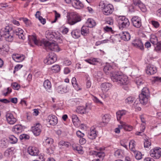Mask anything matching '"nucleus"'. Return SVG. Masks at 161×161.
<instances>
[{
  "mask_svg": "<svg viewBox=\"0 0 161 161\" xmlns=\"http://www.w3.org/2000/svg\"><path fill=\"white\" fill-rule=\"evenodd\" d=\"M30 38L36 45L38 46H42L44 48L47 50L49 49L56 52H59L60 51L59 48L56 43L44 40H38L35 35H32Z\"/></svg>",
  "mask_w": 161,
  "mask_h": 161,
  "instance_id": "obj_1",
  "label": "nucleus"
},
{
  "mask_svg": "<svg viewBox=\"0 0 161 161\" xmlns=\"http://www.w3.org/2000/svg\"><path fill=\"white\" fill-rule=\"evenodd\" d=\"M12 29V28L8 25L0 29V40L2 39V37H3L7 42H12L14 37Z\"/></svg>",
  "mask_w": 161,
  "mask_h": 161,
  "instance_id": "obj_2",
  "label": "nucleus"
},
{
  "mask_svg": "<svg viewBox=\"0 0 161 161\" xmlns=\"http://www.w3.org/2000/svg\"><path fill=\"white\" fill-rule=\"evenodd\" d=\"M111 77L114 82H117L120 85H127L129 83L127 77L119 72L112 74L111 75Z\"/></svg>",
  "mask_w": 161,
  "mask_h": 161,
  "instance_id": "obj_3",
  "label": "nucleus"
},
{
  "mask_svg": "<svg viewBox=\"0 0 161 161\" xmlns=\"http://www.w3.org/2000/svg\"><path fill=\"white\" fill-rule=\"evenodd\" d=\"M67 22L70 25H73L80 21L81 20L80 16L76 12L68 13L67 16Z\"/></svg>",
  "mask_w": 161,
  "mask_h": 161,
  "instance_id": "obj_4",
  "label": "nucleus"
},
{
  "mask_svg": "<svg viewBox=\"0 0 161 161\" xmlns=\"http://www.w3.org/2000/svg\"><path fill=\"white\" fill-rule=\"evenodd\" d=\"M150 95L149 91H142L139 96L140 103L143 105H146L148 102Z\"/></svg>",
  "mask_w": 161,
  "mask_h": 161,
  "instance_id": "obj_5",
  "label": "nucleus"
},
{
  "mask_svg": "<svg viewBox=\"0 0 161 161\" xmlns=\"http://www.w3.org/2000/svg\"><path fill=\"white\" fill-rule=\"evenodd\" d=\"M118 21L120 29L127 27L130 25L129 20L124 16H119Z\"/></svg>",
  "mask_w": 161,
  "mask_h": 161,
  "instance_id": "obj_6",
  "label": "nucleus"
},
{
  "mask_svg": "<svg viewBox=\"0 0 161 161\" xmlns=\"http://www.w3.org/2000/svg\"><path fill=\"white\" fill-rule=\"evenodd\" d=\"M150 156L155 159H158L161 157V148L156 147L150 151Z\"/></svg>",
  "mask_w": 161,
  "mask_h": 161,
  "instance_id": "obj_7",
  "label": "nucleus"
},
{
  "mask_svg": "<svg viewBox=\"0 0 161 161\" xmlns=\"http://www.w3.org/2000/svg\"><path fill=\"white\" fill-rule=\"evenodd\" d=\"M57 60V55L53 53L49 54V57L44 60V63L47 64H51L55 62Z\"/></svg>",
  "mask_w": 161,
  "mask_h": 161,
  "instance_id": "obj_8",
  "label": "nucleus"
},
{
  "mask_svg": "<svg viewBox=\"0 0 161 161\" xmlns=\"http://www.w3.org/2000/svg\"><path fill=\"white\" fill-rule=\"evenodd\" d=\"M114 10L113 6L110 4L104 5L103 8V12L104 14L108 15L111 14Z\"/></svg>",
  "mask_w": 161,
  "mask_h": 161,
  "instance_id": "obj_9",
  "label": "nucleus"
},
{
  "mask_svg": "<svg viewBox=\"0 0 161 161\" xmlns=\"http://www.w3.org/2000/svg\"><path fill=\"white\" fill-rule=\"evenodd\" d=\"M91 109L90 105H86L85 107L79 106L76 109V112L80 114H86L88 113Z\"/></svg>",
  "mask_w": 161,
  "mask_h": 161,
  "instance_id": "obj_10",
  "label": "nucleus"
},
{
  "mask_svg": "<svg viewBox=\"0 0 161 161\" xmlns=\"http://www.w3.org/2000/svg\"><path fill=\"white\" fill-rule=\"evenodd\" d=\"M42 128L41 125L38 123L32 127V130L34 135L36 136H39L41 132Z\"/></svg>",
  "mask_w": 161,
  "mask_h": 161,
  "instance_id": "obj_11",
  "label": "nucleus"
},
{
  "mask_svg": "<svg viewBox=\"0 0 161 161\" xmlns=\"http://www.w3.org/2000/svg\"><path fill=\"white\" fill-rule=\"evenodd\" d=\"M5 116L7 122L9 124L13 125L16 122V119L14 117L13 114L11 113H6Z\"/></svg>",
  "mask_w": 161,
  "mask_h": 161,
  "instance_id": "obj_12",
  "label": "nucleus"
},
{
  "mask_svg": "<svg viewBox=\"0 0 161 161\" xmlns=\"http://www.w3.org/2000/svg\"><path fill=\"white\" fill-rule=\"evenodd\" d=\"M103 70L106 75H109L110 76L112 74L118 72L114 71L112 66L108 64H107L104 66Z\"/></svg>",
  "mask_w": 161,
  "mask_h": 161,
  "instance_id": "obj_13",
  "label": "nucleus"
},
{
  "mask_svg": "<svg viewBox=\"0 0 161 161\" xmlns=\"http://www.w3.org/2000/svg\"><path fill=\"white\" fill-rule=\"evenodd\" d=\"M146 71L147 74L149 75H153L157 72V69L155 66L153 65H148L146 69Z\"/></svg>",
  "mask_w": 161,
  "mask_h": 161,
  "instance_id": "obj_14",
  "label": "nucleus"
},
{
  "mask_svg": "<svg viewBox=\"0 0 161 161\" xmlns=\"http://www.w3.org/2000/svg\"><path fill=\"white\" fill-rule=\"evenodd\" d=\"M133 25L136 28H139L142 25V23L140 18L137 16L133 17L131 19Z\"/></svg>",
  "mask_w": 161,
  "mask_h": 161,
  "instance_id": "obj_15",
  "label": "nucleus"
},
{
  "mask_svg": "<svg viewBox=\"0 0 161 161\" xmlns=\"http://www.w3.org/2000/svg\"><path fill=\"white\" fill-rule=\"evenodd\" d=\"M132 44L135 47L142 50H144L143 44L141 40L139 39H136L132 42Z\"/></svg>",
  "mask_w": 161,
  "mask_h": 161,
  "instance_id": "obj_16",
  "label": "nucleus"
},
{
  "mask_svg": "<svg viewBox=\"0 0 161 161\" xmlns=\"http://www.w3.org/2000/svg\"><path fill=\"white\" fill-rule=\"evenodd\" d=\"M28 152L32 156H36L38 155L39 150L37 148L35 147H29L28 149Z\"/></svg>",
  "mask_w": 161,
  "mask_h": 161,
  "instance_id": "obj_17",
  "label": "nucleus"
},
{
  "mask_svg": "<svg viewBox=\"0 0 161 161\" xmlns=\"http://www.w3.org/2000/svg\"><path fill=\"white\" fill-rule=\"evenodd\" d=\"M12 57L13 60L17 62L22 61L25 59V56L22 54H13Z\"/></svg>",
  "mask_w": 161,
  "mask_h": 161,
  "instance_id": "obj_18",
  "label": "nucleus"
},
{
  "mask_svg": "<svg viewBox=\"0 0 161 161\" xmlns=\"http://www.w3.org/2000/svg\"><path fill=\"white\" fill-rule=\"evenodd\" d=\"M135 81L136 84L138 86V87H139L138 86H139L143 88L142 91H148L149 90V89L148 88L143 87L142 84L144 82V80L141 77L136 78Z\"/></svg>",
  "mask_w": 161,
  "mask_h": 161,
  "instance_id": "obj_19",
  "label": "nucleus"
},
{
  "mask_svg": "<svg viewBox=\"0 0 161 161\" xmlns=\"http://www.w3.org/2000/svg\"><path fill=\"white\" fill-rule=\"evenodd\" d=\"M112 87L111 84L106 82L102 83L100 86L102 91H108L111 89Z\"/></svg>",
  "mask_w": 161,
  "mask_h": 161,
  "instance_id": "obj_20",
  "label": "nucleus"
},
{
  "mask_svg": "<svg viewBox=\"0 0 161 161\" xmlns=\"http://www.w3.org/2000/svg\"><path fill=\"white\" fill-rule=\"evenodd\" d=\"M48 119L49 120L48 122L51 125H55L57 123V119L55 115H49Z\"/></svg>",
  "mask_w": 161,
  "mask_h": 161,
  "instance_id": "obj_21",
  "label": "nucleus"
},
{
  "mask_svg": "<svg viewBox=\"0 0 161 161\" xmlns=\"http://www.w3.org/2000/svg\"><path fill=\"white\" fill-rule=\"evenodd\" d=\"M72 3L73 6L77 9H80L84 7L83 4L79 0H73Z\"/></svg>",
  "mask_w": 161,
  "mask_h": 161,
  "instance_id": "obj_22",
  "label": "nucleus"
},
{
  "mask_svg": "<svg viewBox=\"0 0 161 161\" xmlns=\"http://www.w3.org/2000/svg\"><path fill=\"white\" fill-rule=\"evenodd\" d=\"M24 31L23 30L20 28H18L15 30V34L19 36V39L24 40L25 37L23 34Z\"/></svg>",
  "mask_w": 161,
  "mask_h": 161,
  "instance_id": "obj_23",
  "label": "nucleus"
},
{
  "mask_svg": "<svg viewBox=\"0 0 161 161\" xmlns=\"http://www.w3.org/2000/svg\"><path fill=\"white\" fill-rule=\"evenodd\" d=\"M97 134L96 130L95 129H91L90 131L88 134V137L91 139H94L97 136Z\"/></svg>",
  "mask_w": 161,
  "mask_h": 161,
  "instance_id": "obj_24",
  "label": "nucleus"
},
{
  "mask_svg": "<svg viewBox=\"0 0 161 161\" xmlns=\"http://www.w3.org/2000/svg\"><path fill=\"white\" fill-rule=\"evenodd\" d=\"M127 113V111L125 110H119L116 112V116L118 121L120 120L122 116L125 115Z\"/></svg>",
  "mask_w": 161,
  "mask_h": 161,
  "instance_id": "obj_25",
  "label": "nucleus"
},
{
  "mask_svg": "<svg viewBox=\"0 0 161 161\" xmlns=\"http://www.w3.org/2000/svg\"><path fill=\"white\" fill-rule=\"evenodd\" d=\"M22 127L20 125H16L14 126L12 129V131L16 133H19L22 132Z\"/></svg>",
  "mask_w": 161,
  "mask_h": 161,
  "instance_id": "obj_26",
  "label": "nucleus"
},
{
  "mask_svg": "<svg viewBox=\"0 0 161 161\" xmlns=\"http://www.w3.org/2000/svg\"><path fill=\"white\" fill-rule=\"evenodd\" d=\"M87 27L90 28H92L94 26L96 23L94 20L92 19H88L86 22Z\"/></svg>",
  "mask_w": 161,
  "mask_h": 161,
  "instance_id": "obj_27",
  "label": "nucleus"
},
{
  "mask_svg": "<svg viewBox=\"0 0 161 161\" xmlns=\"http://www.w3.org/2000/svg\"><path fill=\"white\" fill-rule=\"evenodd\" d=\"M71 35L74 38H78L81 35L80 31L79 29L74 30L71 32Z\"/></svg>",
  "mask_w": 161,
  "mask_h": 161,
  "instance_id": "obj_28",
  "label": "nucleus"
},
{
  "mask_svg": "<svg viewBox=\"0 0 161 161\" xmlns=\"http://www.w3.org/2000/svg\"><path fill=\"white\" fill-rule=\"evenodd\" d=\"M121 38L124 41H128L130 40V34L127 32H123L121 35Z\"/></svg>",
  "mask_w": 161,
  "mask_h": 161,
  "instance_id": "obj_29",
  "label": "nucleus"
},
{
  "mask_svg": "<svg viewBox=\"0 0 161 161\" xmlns=\"http://www.w3.org/2000/svg\"><path fill=\"white\" fill-rule=\"evenodd\" d=\"M85 61L91 64L95 65L97 63L99 62V59L95 58H91L88 59H85Z\"/></svg>",
  "mask_w": 161,
  "mask_h": 161,
  "instance_id": "obj_30",
  "label": "nucleus"
},
{
  "mask_svg": "<svg viewBox=\"0 0 161 161\" xmlns=\"http://www.w3.org/2000/svg\"><path fill=\"white\" fill-rule=\"evenodd\" d=\"M89 29L86 26H83L81 30V34L84 36H86L89 33Z\"/></svg>",
  "mask_w": 161,
  "mask_h": 161,
  "instance_id": "obj_31",
  "label": "nucleus"
},
{
  "mask_svg": "<svg viewBox=\"0 0 161 161\" xmlns=\"http://www.w3.org/2000/svg\"><path fill=\"white\" fill-rule=\"evenodd\" d=\"M150 40L151 43L153 45H157L158 43L157 37L153 34H152L150 36Z\"/></svg>",
  "mask_w": 161,
  "mask_h": 161,
  "instance_id": "obj_32",
  "label": "nucleus"
},
{
  "mask_svg": "<svg viewBox=\"0 0 161 161\" xmlns=\"http://www.w3.org/2000/svg\"><path fill=\"white\" fill-rule=\"evenodd\" d=\"M135 142L133 140L130 141L129 142V147L130 150L133 152H135Z\"/></svg>",
  "mask_w": 161,
  "mask_h": 161,
  "instance_id": "obj_33",
  "label": "nucleus"
},
{
  "mask_svg": "<svg viewBox=\"0 0 161 161\" xmlns=\"http://www.w3.org/2000/svg\"><path fill=\"white\" fill-rule=\"evenodd\" d=\"M43 86L47 90H50L51 88V84L48 80H45L43 83Z\"/></svg>",
  "mask_w": 161,
  "mask_h": 161,
  "instance_id": "obj_34",
  "label": "nucleus"
},
{
  "mask_svg": "<svg viewBox=\"0 0 161 161\" xmlns=\"http://www.w3.org/2000/svg\"><path fill=\"white\" fill-rule=\"evenodd\" d=\"M71 82L72 84L74 87H75V90L76 91L81 90V89L79 88L78 87V84L77 83L76 79L75 77H73L72 78Z\"/></svg>",
  "mask_w": 161,
  "mask_h": 161,
  "instance_id": "obj_35",
  "label": "nucleus"
},
{
  "mask_svg": "<svg viewBox=\"0 0 161 161\" xmlns=\"http://www.w3.org/2000/svg\"><path fill=\"white\" fill-rule=\"evenodd\" d=\"M70 145L69 143L65 142L63 141H61L59 142L58 144L59 147L61 148L62 147H68Z\"/></svg>",
  "mask_w": 161,
  "mask_h": 161,
  "instance_id": "obj_36",
  "label": "nucleus"
},
{
  "mask_svg": "<svg viewBox=\"0 0 161 161\" xmlns=\"http://www.w3.org/2000/svg\"><path fill=\"white\" fill-rule=\"evenodd\" d=\"M60 68L59 66L58 65H56L53 66L51 68V69L53 72L57 73L59 71Z\"/></svg>",
  "mask_w": 161,
  "mask_h": 161,
  "instance_id": "obj_37",
  "label": "nucleus"
},
{
  "mask_svg": "<svg viewBox=\"0 0 161 161\" xmlns=\"http://www.w3.org/2000/svg\"><path fill=\"white\" fill-rule=\"evenodd\" d=\"M92 154L95 155L96 157H98L99 158H103L105 156V154L104 152H93Z\"/></svg>",
  "mask_w": 161,
  "mask_h": 161,
  "instance_id": "obj_38",
  "label": "nucleus"
},
{
  "mask_svg": "<svg viewBox=\"0 0 161 161\" xmlns=\"http://www.w3.org/2000/svg\"><path fill=\"white\" fill-rule=\"evenodd\" d=\"M134 100L135 98L134 97H129L125 99V102L126 104H129L132 103Z\"/></svg>",
  "mask_w": 161,
  "mask_h": 161,
  "instance_id": "obj_39",
  "label": "nucleus"
},
{
  "mask_svg": "<svg viewBox=\"0 0 161 161\" xmlns=\"http://www.w3.org/2000/svg\"><path fill=\"white\" fill-rule=\"evenodd\" d=\"M9 138L11 143L12 144H14L16 143L17 141V138L15 137L14 136L12 135H10L9 136Z\"/></svg>",
  "mask_w": 161,
  "mask_h": 161,
  "instance_id": "obj_40",
  "label": "nucleus"
},
{
  "mask_svg": "<svg viewBox=\"0 0 161 161\" xmlns=\"http://www.w3.org/2000/svg\"><path fill=\"white\" fill-rule=\"evenodd\" d=\"M110 116L109 114H106L102 118L103 121V123H107L110 120Z\"/></svg>",
  "mask_w": 161,
  "mask_h": 161,
  "instance_id": "obj_41",
  "label": "nucleus"
},
{
  "mask_svg": "<svg viewBox=\"0 0 161 161\" xmlns=\"http://www.w3.org/2000/svg\"><path fill=\"white\" fill-rule=\"evenodd\" d=\"M72 118L74 124L75 125H77L79 122V119L77 116L76 115H73Z\"/></svg>",
  "mask_w": 161,
  "mask_h": 161,
  "instance_id": "obj_42",
  "label": "nucleus"
},
{
  "mask_svg": "<svg viewBox=\"0 0 161 161\" xmlns=\"http://www.w3.org/2000/svg\"><path fill=\"white\" fill-rule=\"evenodd\" d=\"M151 142L150 140L146 138L144 140V147L145 148H148L151 146Z\"/></svg>",
  "mask_w": 161,
  "mask_h": 161,
  "instance_id": "obj_43",
  "label": "nucleus"
},
{
  "mask_svg": "<svg viewBox=\"0 0 161 161\" xmlns=\"http://www.w3.org/2000/svg\"><path fill=\"white\" fill-rule=\"evenodd\" d=\"M121 145L125 147V148L127 149V144L128 143V140L127 139H123L121 140L120 142Z\"/></svg>",
  "mask_w": 161,
  "mask_h": 161,
  "instance_id": "obj_44",
  "label": "nucleus"
},
{
  "mask_svg": "<svg viewBox=\"0 0 161 161\" xmlns=\"http://www.w3.org/2000/svg\"><path fill=\"white\" fill-rule=\"evenodd\" d=\"M103 73L101 71H98L95 75V77L97 79V80L99 81L100 79L102 78Z\"/></svg>",
  "mask_w": 161,
  "mask_h": 161,
  "instance_id": "obj_45",
  "label": "nucleus"
},
{
  "mask_svg": "<svg viewBox=\"0 0 161 161\" xmlns=\"http://www.w3.org/2000/svg\"><path fill=\"white\" fill-rule=\"evenodd\" d=\"M53 142V139L50 138H47L45 141L44 143L46 145H51Z\"/></svg>",
  "mask_w": 161,
  "mask_h": 161,
  "instance_id": "obj_46",
  "label": "nucleus"
},
{
  "mask_svg": "<svg viewBox=\"0 0 161 161\" xmlns=\"http://www.w3.org/2000/svg\"><path fill=\"white\" fill-rule=\"evenodd\" d=\"M133 152L135 155V157L136 159L139 160L142 158L141 153L140 152L136 150L135 151V152Z\"/></svg>",
  "mask_w": 161,
  "mask_h": 161,
  "instance_id": "obj_47",
  "label": "nucleus"
},
{
  "mask_svg": "<svg viewBox=\"0 0 161 161\" xmlns=\"http://www.w3.org/2000/svg\"><path fill=\"white\" fill-rule=\"evenodd\" d=\"M55 12V19L53 21H52L51 22L52 23H54L56 22L58 19L60 17V14L58 13L56 11H54Z\"/></svg>",
  "mask_w": 161,
  "mask_h": 161,
  "instance_id": "obj_48",
  "label": "nucleus"
},
{
  "mask_svg": "<svg viewBox=\"0 0 161 161\" xmlns=\"http://www.w3.org/2000/svg\"><path fill=\"white\" fill-rule=\"evenodd\" d=\"M121 38V35H116L113 36V39L114 42H120Z\"/></svg>",
  "mask_w": 161,
  "mask_h": 161,
  "instance_id": "obj_49",
  "label": "nucleus"
},
{
  "mask_svg": "<svg viewBox=\"0 0 161 161\" xmlns=\"http://www.w3.org/2000/svg\"><path fill=\"white\" fill-rule=\"evenodd\" d=\"M11 86L13 89L15 90H18L20 87V85L16 82L12 83Z\"/></svg>",
  "mask_w": 161,
  "mask_h": 161,
  "instance_id": "obj_50",
  "label": "nucleus"
},
{
  "mask_svg": "<svg viewBox=\"0 0 161 161\" xmlns=\"http://www.w3.org/2000/svg\"><path fill=\"white\" fill-rule=\"evenodd\" d=\"M141 10L143 12H145L147 11V8L145 5L142 3L140 4L138 6Z\"/></svg>",
  "mask_w": 161,
  "mask_h": 161,
  "instance_id": "obj_51",
  "label": "nucleus"
},
{
  "mask_svg": "<svg viewBox=\"0 0 161 161\" xmlns=\"http://www.w3.org/2000/svg\"><path fill=\"white\" fill-rule=\"evenodd\" d=\"M20 20H22L27 26L30 25V21L26 18H22L20 19Z\"/></svg>",
  "mask_w": 161,
  "mask_h": 161,
  "instance_id": "obj_52",
  "label": "nucleus"
},
{
  "mask_svg": "<svg viewBox=\"0 0 161 161\" xmlns=\"http://www.w3.org/2000/svg\"><path fill=\"white\" fill-rule=\"evenodd\" d=\"M132 129V127L129 125H127L126 124L124 127V130L127 131H130Z\"/></svg>",
  "mask_w": 161,
  "mask_h": 161,
  "instance_id": "obj_53",
  "label": "nucleus"
},
{
  "mask_svg": "<svg viewBox=\"0 0 161 161\" xmlns=\"http://www.w3.org/2000/svg\"><path fill=\"white\" fill-rule=\"evenodd\" d=\"M151 23L153 26L155 28H157L159 26V24L157 21H152Z\"/></svg>",
  "mask_w": 161,
  "mask_h": 161,
  "instance_id": "obj_54",
  "label": "nucleus"
},
{
  "mask_svg": "<svg viewBox=\"0 0 161 161\" xmlns=\"http://www.w3.org/2000/svg\"><path fill=\"white\" fill-rule=\"evenodd\" d=\"M23 66L22 65L17 64L14 67V73H15V72L20 69Z\"/></svg>",
  "mask_w": 161,
  "mask_h": 161,
  "instance_id": "obj_55",
  "label": "nucleus"
},
{
  "mask_svg": "<svg viewBox=\"0 0 161 161\" xmlns=\"http://www.w3.org/2000/svg\"><path fill=\"white\" fill-rule=\"evenodd\" d=\"M106 21V24L109 25H112L113 23V20L111 18H107Z\"/></svg>",
  "mask_w": 161,
  "mask_h": 161,
  "instance_id": "obj_56",
  "label": "nucleus"
},
{
  "mask_svg": "<svg viewBox=\"0 0 161 161\" xmlns=\"http://www.w3.org/2000/svg\"><path fill=\"white\" fill-rule=\"evenodd\" d=\"M152 81L154 83L156 82H161V77H154L152 79Z\"/></svg>",
  "mask_w": 161,
  "mask_h": 161,
  "instance_id": "obj_57",
  "label": "nucleus"
},
{
  "mask_svg": "<svg viewBox=\"0 0 161 161\" xmlns=\"http://www.w3.org/2000/svg\"><path fill=\"white\" fill-rule=\"evenodd\" d=\"M114 155L117 157L120 158L121 157V151L119 150H116L114 153Z\"/></svg>",
  "mask_w": 161,
  "mask_h": 161,
  "instance_id": "obj_58",
  "label": "nucleus"
},
{
  "mask_svg": "<svg viewBox=\"0 0 161 161\" xmlns=\"http://www.w3.org/2000/svg\"><path fill=\"white\" fill-rule=\"evenodd\" d=\"M94 102L97 103H99L102 104L103 103L102 102L100 101L96 97L93 96L92 98Z\"/></svg>",
  "mask_w": 161,
  "mask_h": 161,
  "instance_id": "obj_59",
  "label": "nucleus"
},
{
  "mask_svg": "<svg viewBox=\"0 0 161 161\" xmlns=\"http://www.w3.org/2000/svg\"><path fill=\"white\" fill-rule=\"evenodd\" d=\"M103 29L105 31L107 32H112L113 31L112 28L108 26L104 27Z\"/></svg>",
  "mask_w": 161,
  "mask_h": 161,
  "instance_id": "obj_60",
  "label": "nucleus"
},
{
  "mask_svg": "<svg viewBox=\"0 0 161 161\" xmlns=\"http://www.w3.org/2000/svg\"><path fill=\"white\" fill-rule=\"evenodd\" d=\"M76 134L77 136L80 138L83 137L85 135L84 133H82L80 130L77 131L76 132Z\"/></svg>",
  "mask_w": 161,
  "mask_h": 161,
  "instance_id": "obj_61",
  "label": "nucleus"
},
{
  "mask_svg": "<svg viewBox=\"0 0 161 161\" xmlns=\"http://www.w3.org/2000/svg\"><path fill=\"white\" fill-rule=\"evenodd\" d=\"M120 125H119L118 128L119 129L122 128L124 129V127L125 125V123L122 121H120Z\"/></svg>",
  "mask_w": 161,
  "mask_h": 161,
  "instance_id": "obj_62",
  "label": "nucleus"
},
{
  "mask_svg": "<svg viewBox=\"0 0 161 161\" xmlns=\"http://www.w3.org/2000/svg\"><path fill=\"white\" fill-rule=\"evenodd\" d=\"M74 149L78 151L79 153H83V151L81 147H80V146H76L75 147V148H74Z\"/></svg>",
  "mask_w": 161,
  "mask_h": 161,
  "instance_id": "obj_63",
  "label": "nucleus"
},
{
  "mask_svg": "<svg viewBox=\"0 0 161 161\" xmlns=\"http://www.w3.org/2000/svg\"><path fill=\"white\" fill-rule=\"evenodd\" d=\"M86 142V140L85 138H83V137L80 138L79 140V142L81 144H84Z\"/></svg>",
  "mask_w": 161,
  "mask_h": 161,
  "instance_id": "obj_64",
  "label": "nucleus"
}]
</instances>
